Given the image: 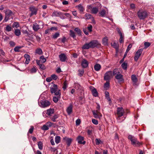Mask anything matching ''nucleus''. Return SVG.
Masks as SVG:
<instances>
[{"instance_id":"1","label":"nucleus","mask_w":154,"mask_h":154,"mask_svg":"<svg viewBox=\"0 0 154 154\" xmlns=\"http://www.w3.org/2000/svg\"><path fill=\"white\" fill-rule=\"evenodd\" d=\"M100 45L98 42L96 40H93L89 43L85 44L82 47L83 50L88 49L90 48H93Z\"/></svg>"},{"instance_id":"2","label":"nucleus","mask_w":154,"mask_h":154,"mask_svg":"<svg viewBox=\"0 0 154 154\" xmlns=\"http://www.w3.org/2000/svg\"><path fill=\"white\" fill-rule=\"evenodd\" d=\"M50 92L51 94L54 93L55 95L60 96L61 92L60 90L58 88L57 85L55 84H53L50 87Z\"/></svg>"},{"instance_id":"3","label":"nucleus","mask_w":154,"mask_h":154,"mask_svg":"<svg viewBox=\"0 0 154 154\" xmlns=\"http://www.w3.org/2000/svg\"><path fill=\"white\" fill-rule=\"evenodd\" d=\"M125 112L122 107H118L117 108V115L118 117L117 118V120L118 122H121L123 121L125 118V117H124V118L122 120L121 119L120 117L123 116Z\"/></svg>"},{"instance_id":"4","label":"nucleus","mask_w":154,"mask_h":154,"mask_svg":"<svg viewBox=\"0 0 154 154\" xmlns=\"http://www.w3.org/2000/svg\"><path fill=\"white\" fill-rule=\"evenodd\" d=\"M128 138L131 141L132 144L134 146H139L142 144V142H139L136 138L132 135H129L128 137Z\"/></svg>"},{"instance_id":"5","label":"nucleus","mask_w":154,"mask_h":154,"mask_svg":"<svg viewBox=\"0 0 154 154\" xmlns=\"http://www.w3.org/2000/svg\"><path fill=\"white\" fill-rule=\"evenodd\" d=\"M138 17L140 20H144L148 16L146 11L143 10H139L137 12Z\"/></svg>"},{"instance_id":"6","label":"nucleus","mask_w":154,"mask_h":154,"mask_svg":"<svg viewBox=\"0 0 154 154\" xmlns=\"http://www.w3.org/2000/svg\"><path fill=\"white\" fill-rule=\"evenodd\" d=\"M87 8L90 10L91 13L96 14L99 12L98 7H93L92 5H89L87 6Z\"/></svg>"},{"instance_id":"7","label":"nucleus","mask_w":154,"mask_h":154,"mask_svg":"<svg viewBox=\"0 0 154 154\" xmlns=\"http://www.w3.org/2000/svg\"><path fill=\"white\" fill-rule=\"evenodd\" d=\"M5 11V17L4 21L7 22L9 19V17L12 16L14 14L13 12L9 9H6Z\"/></svg>"},{"instance_id":"8","label":"nucleus","mask_w":154,"mask_h":154,"mask_svg":"<svg viewBox=\"0 0 154 154\" xmlns=\"http://www.w3.org/2000/svg\"><path fill=\"white\" fill-rule=\"evenodd\" d=\"M38 8L34 6H31L29 7V16L31 17L36 15L37 13Z\"/></svg>"},{"instance_id":"9","label":"nucleus","mask_w":154,"mask_h":154,"mask_svg":"<svg viewBox=\"0 0 154 154\" xmlns=\"http://www.w3.org/2000/svg\"><path fill=\"white\" fill-rule=\"evenodd\" d=\"M38 103L40 106L43 108L48 107L50 105V102L47 100L39 101Z\"/></svg>"},{"instance_id":"10","label":"nucleus","mask_w":154,"mask_h":154,"mask_svg":"<svg viewBox=\"0 0 154 154\" xmlns=\"http://www.w3.org/2000/svg\"><path fill=\"white\" fill-rule=\"evenodd\" d=\"M112 72L111 71H108L106 72L105 74L104 79L106 81H109L110 79L112 77Z\"/></svg>"},{"instance_id":"11","label":"nucleus","mask_w":154,"mask_h":154,"mask_svg":"<svg viewBox=\"0 0 154 154\" xmlns=\"http://www.w3.org/2000/svg\"><path fill=\"white\" fill-rule=\"evenodd\" d=\"M143 50V48H141L138 50L136 52L134 57V60L135 61H137L138 59L142 54Z\"/></svg>"},{"instance_id":"12","label":"nucleus","mask_w":154,"mask_h":154,"mask_svg":"<svg viewBox=\"0 0 154 154\" xmlns=\"http://www.w3.org/2000/svg\"><path fill=\"white\" fill-rule=\"evenodd\" d=\"M116 30L120 36V38L119 39V42L121 43H123L124 42V38L122 33L118 28H116Z\"/></svg>"},{"instance_id":"13","label":"nucleus","mask_w":154,"mask_h":154,"mask_svg":"<svg viewBox=\"0 0 154 154\" xmlns=\"http://www.w3.org/2000/svg\"><path fill=\"white\" fill-rule=\"evenodd\" d=\"M76 140L78 141V143L80 144H83L84 145L86 143L85 141L84 140V137L81 136H79L77 137Z\"/></svg>"},{"instance_id":"14","label":"nucleus","mask_w":154,"mask_h":154,"mask_svg":"<svg viewBox=\"0 0 154 154\" xmlns=\"http://www.w3.org/2000/svg\"><path fill=\"white\" fill-rule=\"evenodd\" d=\"M89 88L93 95L94 97H97L98 95V93L96 89L93 86H90Z\"/></svg>"},{"instance_id":"15","label":"nucleus","mask_w":154,"mask_h":154,"mask_svg":"<svg viewBox=\"0 0 154 154\" xmlns=\"http://www.w3.org/2000/svg\"><path fill=\"white\" fill-rule=\"evenodd\" d=\"M63 13L59 11H54L52 14V17H61L63 16L62 15Z\"/></svg>"},{"instance_id":"16","label":"nucleus","mask_w":154,"mask_h":154,"mask_svg":"<svg viewBox=\"0 0 154 154\" xmlns=\"http://www.w3.org/2000/svg\"><path fill=\"white\" fill-rule=\"evenodd\" d=\"M93 114L95 118H98L99 116H101V113L99 112L98 110L96 111H92Z\"/></svg>"},{"instance_id":"17","label":"nucleus","mask_w":154,"mask_h":154,"mask_svg":"<svg viewBox=\"0 0 154 154\" xmlns=\"http://www.w3.org/2000/svg\"><path fill=\"white\" fill-rule=\"evenodd\" d=\"M81 65L84 68H86L88 66V62L85 59H83L82 61Z\"/></svg>"},{"instance_id":"18","label":"nucleus","mask_w":154,"mask_h":154,"mask_svg":"<svg viewBox=\"0 0 154 154\" xmlns=\"http://www.w3.org/2000/svg\"><path fill=\"white\" fill-rule=\"evenodd\" d=\"M60 60L62 62H64L66 59V55L63 53H62L59 55Z\"/></svg>"},{"instance_id":"19","label":"nucleus","mask_w":154,"mask_h":154,"mask_svg":"<svg viewBox=\"0 0 154 154\" xmlns=\"http://www.w3.org/2000/svg\"><path fill=\"white\" fill-rule=\"evenodd\" d=\"M115 78L119 80V82H122L124 81L123 75L121 74H117L115 76Z\"/></svg>"},{"instance_id":"20","label":"nucleus","mask_w":154,"mask_h":154,"mask_svg":"<svg viewBox=\"0 0 154 154\" xmlns=\"http://www.w3.org/2000/svg\"><path fill=\"white\" fill-rule=\"evenodd\" d=\"M32 28L35 31H37L40 29L39 25L37 23H34L33 24Z\"/></svg>"},{"instance_id":"21","label":"nucleus","mask_w":154,"mask_h":154,"mask_svg":"<svg viewBox=\"0 0 154 154\" xmlns=\"http://www.w3.org/2000/svg\"><path fill=\"white\" fill-rule=\"evenodd\" d=\"M131 79L132 81L134 83L133 85H136L137 81V79L136 75H132L131 76Z\"/></svg>"},{"instance_id":"22","label":"nucleus","mask_w":154,"mask_h":154,"mask_svg":"<svg viewBox=\"0 0 154 154\" xmlns=\"http://www.w3.org/2000/svg\"><path fill=\"white\" fill-rule=\"evenodd\" d=\"M54 113L53 109H50L47 110L46 114L48 116H51Z\"/></svg>"},{"instance_id":"23","label":"nucleus","mask_w":154,"mask_h":154,"mask_svg":"<svg viewBox=\"0 0 154 154\" xmlns=\"http://www.w3.org/2000/svg\"><path fill=\"white\" fill-rule=\"evenodd\" d=\"M64 139L66 141L68 146H69L70 145L72 140V139L67 137H64Z\"/></svg>"},{"instance_id":"24","label":"nucleus","mask_w":154,"mask_h":154,"mask_svg":"<svg viewBox=\"0 0 154 154\" xmlns=\"http://www.w3.org/2000/svg\"><path fill=\"white\" fill-rule=\"evenodd\" d=\"M107 13L106 11L104 9H102L99 12L100 16L102 17H104L106 16V13Z\"/></svg>"},{"instance_id":"25","label":"nucleus","mask_w":154,"mask_h":154,"mask_svg":"<svg viewBox=\"0 0 154 154\" xmlns=\"http://www.w3.org/2000/svg\"><path fill=\"white\" fill-rule=\"evenodd\" d=\"M78 8L81 14H82L85 10V8L84 7L81 5L79 4L76 6Z\"/></svg>"},{"instance_id":"26","label":"nucleus","mask_w":154,"mask_h":154,"mask_svg":"<svg viewBox=\"0 0 154 154\" xmlns=\"http://www.w3.org/2000/svg\"><path fill=\"white\" fill-rule=\"evenodd\" d=\"M72 105H69L66 109V111L68 114L70 115L72 112Z\"/></svg>"},{"instance_id":"27","label":"nucleus","mask_w":154,"mask_h":154,"mask_svg":"<svg viewBox=\"0 0 154 154\" xmlns=\"http://www.w3.org/2000/svg\"><path fill=\"white\" fill-rule=\"evenodd\" d=\"M101 68V65L99 64H96L94 66V69L97 71H98L100 70Z\"/></svg>"},{"instance_id":"28","label":"nucleus","mask_w":154,"mask_h":154,"mask_svg":"<svg viewBox=\"0 0 154 154\" xmlns=\"http://www.w3.org/2000/svg\"><path fill=\"white\" fill-rule=\"evenodd\" d=\"M12 29L11 25H8L6 26L5 30V31L9 32L11 31Z\"/></svg>"},{"instance_id":"29","label":"nucleus","mask_w":154,"mask_h":154,"mask_svg":"<svg viewBox=\"0 0 154 154\" xmlns=\"http://www.w3.org/2000/svg\"><path fill=\"white\" fill-rule=\"evenodd\" d=\"M93 128L92 127L90 126L88 128L87 133L88 135H90L92 134V131Z\"/></svg>"},{"instance_id":"30","label":"nucleus","mask_w":154,"mask_h":154,"mask_svg":"<svg viewBox=\"0 0 154 154\" xmlns=\"http://www.w3.org/2000/svg\"><path fill=\"white\" fill-rule=\"evenodd\" d=\"M108 41V38L106 37H105L103 38L102 40L103 44L104 45H107Z\"/></svg>"},{"instance_id":"31","label":"nucleus","mask_w":154,"mask_h":154,"mask_svg":"<svg viewBox=\"0 0 154 154\" xmlns=\"http://www.w3.org/2000/svg\"><path fill=\"white\" fill-rule=\"evenodd\" d=\"M74 87L78 90H81L82 88L80 85L77 83H75Z\"/></svg>"},{"instance_id":"32","label":"nucleus","mask_w":154,"mask_h":154,"mask_svg":"<svg viewBox=\"0 0 154 154\" xmlns=\"http://www.w3.org/2000/svg\"><path fill=\"white\" fill-rule=\"evenodd\" d=\"M74 30L79 35H81L82 31L79 28H75L74 29Z\"/></svg>"},{"instance_id":"33","label":"nucleus","mask_w":154,"mask_h":154,"mask_svg":"<svg viewBox=\"0 0 154 154\" xmlns=\"http://www.w3.org/2000/svg\"><path fill=\"white\" fill-rule=\"evenodd\" d=\"M24 57L26 59L25 63L26 64H28L29 63V55L27 54H25Z\"/></svg>"},{"instance_id":"34","label":"nucleus","mask_w":154,"mask_h":154,"mask_svg":"<svg viewBox=\"0 0 154 154\" xmlns=\"http://www.w3.org/2000/svg\"><path fill=\"white\" fill-rule=\"evenodd\" d=\"M51 119L53 122H56V119L58 118V116L57 115H54L53 117H50Z\"/></svg>"},{"instance_id":"35","label":"nucleus","mask_w":154,"mask_h":154,"mask_svg":"<svg viewBox=\"0 0 154 154\" xmlns=\"http://www.w3.org/2000/svg\"><path fill=\"white\" fill-rule=\"evenodd\" d=\"M35 53L39 55L42 54V51L40 48H38L35 50Z\"/></svg>"},{"instance_id":"36","label":"nucleus","mask_w":154,"mask_h":154,"mask_svg":"<svg viewBox=\"0 0 154 154\" xmlns=\"http://www.w3.org/2000/svg\"><path fill=\"white\" fill-rule=\"evenodd\" d=\"M37 68L35 67H33L30 70V72L31 73H35L37 70Z\"/></svg>"},{"instance_id":"37","label":"nucleus","mask_w":154,"mask_h":154,"mask_svg":"<svg viewBox=\"0 0 154 154\" xmlns=\"http://www.w3.org/2000/svg\"><path fill=\"white\" fill-rule=\"evenodd\" d=\"M60 36V34L59 32H56L54 35H52V38L54 39H56Z\"/></svg>"},{"instance_id":"38","label":"nucleus","mask_w":154,"mask_h":154,"mask_svg":"<svg viewBox=\"0 0 154 154\" xmlns=\"http://www.w3.org/2000/svg\"><path fill=\"white\" fill-rule=\"evenodd\" d=\"M14 34L16 36H19L21 34L20 30L19 29H16L14 31Z\"/></svg>"},{"instance_id":"39","label":"nucleus","mask_w":154,"mask_h":154,"mask_svg":"<svg viewBox=\"0 0 154 154\" xmlns=\"http://www.w3.org/2000/svg\"><path fill=\"white\" fill-rule=\"evenodd\" d=\"M38 148L40 150H42L43 147V143L41 141H39L38 143Z\"/></svg>"},{"instance_id":"40","label":"nucleus","mask_w":154,"mask_h":154,"mask_svg":"<svg viewBox=\"0 0 154 154\" xmlns=\"http://www.w3.org/2000/svg\"><path fill=\"white\" fill-rule=\"evenodd\" d=\"M85 17L86 19L89 20L92 17V16L89 14L87 13L85 14Z\"/></svg>"},{"instance_id":"41","label":"nucleus","mask_w":154,"mask_h":154,"mask_svg":"<svg viewBox=\"0 0 154 154\" xmlns=\"http://www.w3.org/2000/svg\"><path fill=\"white\" fill-rule=\"evenodd\" d=\"M19 26V24L17 22H14L13 24V27H15L17 28Z\"/></svg>"},{"instance_id":"42","label":"nucleus","mask_w":154,"mask_h":154,"mask_svg":"<svg viewBox=\"0 0 154 154\" xmlns=\"http://www.w3.org/2000/svg\"><path fill=\"white\" fill-rule=\"evenodd\" d=\"M70 36L73 38H75V32L72 30H70Z\"/></svg>"},{"instance_id":"43","label":"nucleus","mask_w":154,"mask_h":154,"mask_svg":"<svg viewBox=\"0 0 154 154\" xmlns=\"http://www.w3.org/2000/svg\"><path fill=\"white\" fill-rule=\"evenodd\" d=\"M128 64L125 62L123 63L121 65L122 67L124 69H126L127 68Z\"/></svg>"},{"instance_id":"44","label":"nucleus","mask_w":154,"mask_h":154,"mask_svg":"<svg viewBox=\"0 0 154 154\" xmlns=\"http://www.w3.org/2000/svg\"><path fill=\"white\" fill-rule=\"evenodd\" d=\"M78 71L79 72V75L80 76H81L82 75L84 72V70L83 69H79Z\"/></svg>"},{"instance_id":"45","label":"nucleus","mask_w":154,"mask_h":154,"mask_svg":"<svg viewBox=\"0 0 154 154\" xmlns=\"http://www.w3.org/2000/svg\"><path fill=\"white\" fill-rule=\"evenodd\" d=\"M60 136H56L55 138V141L56 143L58 144L60 141Z\"/></svg>"},{"instance_id":"46","label":"nucleus","mask_w":154,"mask_h":154,"mask_svg":"<svg viewBox=\"0 0 154 154\" xmlns=\"http://www.w3.org/2000/svg\"><path fill=\"white\" fill-rule=\"evenodd\" d=\"M92 26L90 24L88 25L87 29L89 32H91L92 31Z\"/></svg>"},{"instance_id":"47","label":"nucleus","mask_w":154,"mask_h":154,"mask_svg":"<svg viewBox=\"0 0 154 154\" xmlns=\"http://www.w3.org/2000/svg\"><path fill=\"white\" fill-rule=\"evenodd\" d=\"M58 96H57V97H53V100L54 101V102L55 103L57 102L58 100V98H60V97H59V95H58Z\"/></svg>"},{"instance_id":"48","label":"nucleus","mask_w":154,"mask_h":154,"mask_svg":"<svg viewBox=\"0 0 154 154\" xmlns=\"http://www.w3.org/2000/svg\"><path fill=\"white\" fill-rule=\"evenodd\" d=\"M42 129L44 130H47L49 129V128L46 124L45 125L43 126L42 128Z\"/></svg>"},{"instance_id":"49","label":"nucleus","mask_w":154,"mask_h":154,"mask_svg":"<svg viewBox=\"0 0 154 154\" xmlns=\"http://www.w3.org/2000/svg\"><path fill=\"white\" fill-rule=\"evenodd\" d=\"M40 60L41 61V62L42 63H45L46 61V59L44 58L43 56H41L40 58Z\"/></svg>"},{"instance_id":"50","label":"nucleus","mask_w":154,"mask_h":154,"mask_svg":"<svg viewBox=\"0 0 154 154\" xmlns=\"http://www.w3.org/2000/svg\"><path fill=\"white\" fill-rule=\"evenodd\" d=\"M119 73V71H118L117 69H115L113 72V75H114L116 74H118V73Z\"/></svg>"},{"instance_id":"51","label":"nucleus","mask_w":154,"mask_h":154,"mask_svg":"<svg viewBox=\"0 0 154 154\" xmlns=\"http://www.w3.org/2000/svg\"><path fill=\"white\" fill-rule=\"evenodd\" d=\"M51 78H52V80H56L58 78V77L57 75L55 74H53L51 75Z\"/></svg>"},{"instance_id":"52","label":"nucleus","mask_w":154,"mask_h":154,"mask_svg":"<svg viewBox=\"0 0 154 154\" xmlns=\"http://www.w3.org/2000/svg\"><path fill=\"white\" fill-rule=\"evenodd\" d=\"M67 86V85L66 81H65L63 84V88L64 90H65Z\"/></svg>"},{"instance_id":"53","label":"nucleus","mask_w":154,"mask_h":154,"mask_svg":"<svg viewBox=\"0 0 154 154\" xmlns=\"http://www.w3.org/2000/svg\"><path fill=\"white\" fill-rule=\"evenodd\" d=\"M150 45H151V44L149 42H146L144 43V45L145 46V47L146 48L148 47H149L150 46Z\"/></svg>"},{"instance_id":"54","label":"nucleus","mask_w":154,"mask_h":154,"mask_svg":"<svg viewBox=\"0 0 154 154\" xmlns=\"http://www.w3.org/2000/svg\"><path fill=\"white\" fill-rule=\"evenodd\" d=\"M95 142L97 145H98L101 142V141L100 139L97 138L95 140Z\"/></svg>"},{"instance_id":"55","label":"nucleus","mask_w":154,"mask_h":154,"mask_svg":"<svg viewBox=\"0 0 154 154\" xmlns=\"http://www.w3.org/2000/svg\"><path fill=\"white\" fill-rule=\"evenodd\" d=\"M109 86V83L108 81H107L104 84V87L105 88H108Z\"/></svg>"},{"instance_id":"56","label":"nucleus","mask_w":154,"mask_h":154,"mask_svg":"<svg viewBox=\"0 0 154 154\" xmlns=\"http://www.w3.org/2000/svg\"><path fill=\"white\" fill-rule=\"evenodd\" d=\"M21 48V47L16 46L14 48V51L15 52H19L20 51V49Z\"/></svg>"},{"instance_id":"57","label":"nucleus","mask_w":154,"mask_h":154,"mask_svg":"<svg viewBox=\"0 0 154 154\" xmlns=\"http://www.w3.org/2000/svg\"><path fill=\"white\" fill-rule=\"evenodd\" d=\"M39 68L40 69L42 70H44L45 69V65L42 64V63L41 64H40L39 66Z\"/></svg>"},{"instance_id":"58","label":"nucleus","mask_w":154,"mask_h":154,"mask_svg":"<svg viewBox=\"0 0 154 154\" xmlns=\"http://www.w3.org/2000/svg\"><path fill=\"white\" fill-rule=\"evenodd\" d=\"M46 125L48 126V127H51L54 125V123L50 122H48L46 123Z\"/></svg>"},{"instance_id":"59","label":"nucleus","mask_w":154,"mask_h":154,"mask_svg":"<svg viewBox=\"0 0 154 154\" xmlns=\"http://www.w3.org/2000/svg\"><path fill=\"white\" fill-rule=\"evenodd\" d=\"M92 123L95 125H97L98 124V121L95 119H93L92 120Z\"/></svg>"},{"instance_id":"60","label":"nucleus","mask_w":154,"mask_h":154,"mask_svg":"<svg viewBox=\"0 0 154 154\" xmlns=\"http://www.w3.org/2000/svg\"><path fill=\"white\" fill-rule=\"evenodd\" d=\"M83 31L84 33L86 35H88L89 34V33L88 31L87 30V28H85L83 29Z\"/></svg>"},{"instance_id":"61","label":"nucleus","mask_w":154,"mask_h":154,"mask_svg":"<svg viewBox=\"0 0 154 154\" xmlns=\"http://www.w3.org/2000/svg\"><path fill=\"white\" fill-rule=\"evenodd\" d=\"M5 55V53L4 51L2 49H0V56H4Z\"/></svg>"},{"instance_id":"62","label":"nucleus","mask_w":154,"mask_h":154,"mask_svg":"<svg viewBox=\"0 0 154 154\" xmlns=\"http://www.w3.org/2000/svg\"><path fill=\"white\" fill-rule=\"evenodd\" d=\"M132 45L131 44H130L128 46L126 51L128 52L130 50L131 48L132 47Z\"/></svg>"},{"instance_id":"63","label":"nucleus","mask_w":154,"mask_h":154,"mask_svg":"<svg viewBox=\"0 0 154 154\" xmlns=\"http://www.w3.org/2000/svg\"><path fill=\"white\" fill-rule=\"evenodd\" d=\"M10 46L12 47H14L15 45V43L13 41H11L9 43Z\"/></svg>"},{"instance_id":"64","label":"nucleus","mask_w":154,"mask_h":154,"mask_svg":"<svg viewBox=\"0 0 154 154\" xmlns=\"http://www.w3.org/2000/svg\"><path fill=\"white\" fill-rule=\"evenodd\" d=\"M112 45L113 47L115 48L116 49H118V45L116 44V43L115 42H114L113 44H112Z\"/></svg>"}]
</instances>
